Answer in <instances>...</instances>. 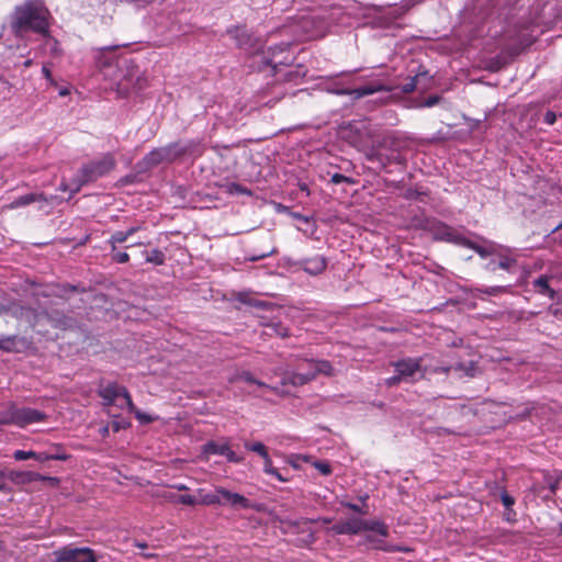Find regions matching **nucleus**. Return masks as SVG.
Wrapping results in <instances>:
<instances>
[{
	"label": "nucleus",
	"instance_id": "338daca9",
	"mask_svg": "<svg viewBox=\"0 0 562 562\" xmlns=\"http://www.w3.org/2000/svg\"><path fill=\"white\" fill-rule=\"evenodd\" d=\"M104 401V405L105 406H111V405H114L115 404V401L114 400H103Z\"/></svg>",
	"mask_w": 562,
	"mask_h": 562
},
{
	"label": "nucleus",
	"instance_id": "5701e85b",
	"mask_svg": "<svg viewBox=\"0 0 562 562\" xmlns=\"http://www.w3.org/2000/svg\"><path fill=\"white\" fill-rule=\"evenodd\" d=\"M40 200H46V199L44 198L43 194L30 193V194L20 196L14 202H12L10 206L11 207L24 206V205H29V204H31L35 201H40Z\"/></svg>",
	"mask_w": 562,
	"mask_h": 562
},
{
	"label": "nucleus",
	"instance_id": "ea45409f",
	"mask_svg": "<svg viewBox=\"0 0 562 562\" xmlns=\"http://www.w3.org/2000/svg\"><path fill=\"white\" fill-rule=\"evenodd\" d=\"M342 506L353 510V512H357V513H361V514H364L367 515L368 514V505L367 504H363L362 507L353 504V503H342Z\"/></svg>",
	"mask_w": 562,
	"mask_h": 562
},
{
	"label": "nucleus",
	"instance_id": "a211bd4d",
	"mask_svg": "<svg viewBox=\"0 0 562 562\" xmlns=\"http://www.w3.org/2000/svg\"><path fill=\"white\" fill-rule=\"evenodd\" d=\"M552 280V277L549 276H540L533 281V286L537 290L538 293L542 295H547L551 300L555 297V290L552 289L550 285V281Z\"/></svg>",
	"mask_w": 562,
	"mask_h": 562
},
{
	"label": "nucleus",
	"instance_id": "dca6fc26",
	"mask_svg": "<svg viewBox=\"0 0 562 562\" xmlns=\"http://www.w3.org/2000/svg\"><path fill=\"white\" fill-rule=\"evenodd\" d=\"M314 380V374L310 369L305 373L291 372L286 373L282 379V385L291 384L293 386H301Z\"/></svg>",
	"mask_w": 562,
	"mask_h": 562
},
{
	"label": "nucleus",
	"instance_id": "052dcab7",
	"mask_svg": "<svg viewBox=\"0 0 562 562\" xmlns=\"http://www.w3.org/2000/svg\"><path fill=\"white\" fill-rule=\"evenodd\" d=\"M506 510H507L506 514H505L506 519L507 520H512V516L515 515L514 510L512 509V507L509 509H506Z\"/></svg>",
	"mask_w": 562,
	"mask_h": 562
},
{
	"label": "nucleus",
	"instance_id": "9b49d317",
	"mask_svg": "<svg viewBox=\"0 0 562 562\" xmlns=\"http://www.w3.org/2000/svg\"><path fill=\"white\" fill-rule=\"evenodd\" d=\"M380 91H392V88L382 83L371 82L366 86L356 89H341L336 91L337 94H352L356 99L363 98L366 95L373 94Z\"/></svg>",
	"mask_w": 562,
	"mask_h": 562
},
{
	"label": "nucleus",
	"instance_id": "39448f33",
	"mask_svg": "<svg viewBox=\"0 0 562 562\" xmlns=\"http://www.w3.org/2000/svg\"><path fill=\"white\" fill-rule=\"evenodd\" d=\"M46 419V415L37 409L30 407H12L8 412V417L4 423L14 424L18 426H26L29 424L43 422Z\"/></svg>",
	"mask_w": 562,
	"mask_h": 562
},
{
	"label": "nucleus",
	"instance_id": "393cba45",
	"mask_svg": "<svg viewBox=\"0 0 562 562\" xmlns=\"http://www.w3.org/2000/svg\"><path fill=\"white\" fill-rule=\"evenodd\" d=\"M441 238L446 239L448 241H454V243L462 244V245H464V243L467 240V239L460 237L453 228L447 227V226L441 232Z\"/></svg>",
	"mask_w": 562,
	"mask_h": 562
},
{
	"label": "nucleus",
	"instance_id": "79ce46f5",
	"mask_svg": "<svg viewBox=\"0 0 562 562\" xmlns=\"http://www.w3.org/2000/svg\"><path fill=\"white\" fill-rule=\"evenodd\" d=\"M177 501L183 505L193 506L196 504V499L191 495H180L177 497Z\"/></svg>",
	"mask_w": 562,
	"mask_h": 562
},
{
	"label": "nucleus",
	"instance_id": "a878e982",
	"mask_svg": "<svg viewBox=\"0 0 562 562\" xmlns=\"http://www.w3.org/2000/svg\"><path fill=\"white\" fill-rule=\"evenodd\" d=\"M245 447L248 450L257 452L258 454H260L265 459L266 463H268V464L271 463V459L269 458L267 449H266V447H265V445L262 442L246 443Z\"/></svg>",
	"mask_w": 562,
	"mask_h": 562
},
{
	"label": "nucleus",
	"instance_id": "72a5a7b5",
	"mask_svg": "<svg viewBox=\"0 0 562 562\" xmlns=\"http://www.w3.org/2000/svg\"><path fill=\"white\" fill-rule=\"evenodd\" d=\"M128 238V234L125 232H116L111 236L110 243L113 246V249H115V244H122L126 241Z\"/></svg>",
	"mask_w": 562,
	"mask_h": 562
},
{
	"label": "nucleus",
	"instance_id": "412c9836",
	"mask_svg": "<svg viewBox=\"0 0 562 562\" xmlns=\"http://www.w3.org/2000/svg\"><path fill=\"white\" fill-rule=\"evenodd\" d=\"M231 382L244 381L246 383L256 384L259 387H269L265 382L257 380L249 371L237 372L234 376L231 378Z\"/></svg>",
	"mask_w": 562,
	"mask_h": 562
},
{
	"label": "nucleus",
	"instance_id": "0e129e2a",
	"mask_svg": "<svg viewBox=\"0 0 562 562\" xmlns=\"http://www.w3.org/2000/svg\"><path fill=\"white\" fill-rule=\"evenodd\" d=\"M43 74L47 79H49L52 76L50 70L47 67H43Z\"/></svg>",
	"mask_w": 562,
	"mask_h": 562
},
{
	"label": "nucleus",
	"instance_id": "c756f323",
	"mask_svg": "<svg viewBox=\"0 0 562 562\" xmlns=\"http://www.w3.org/2000/svg\"><path fill=\"white\" fill-rule=\"evenodd\" d=\"M16 336L4 337L0 340V349L4 351L15 350Z\"/></svg>",
	"mask_w": 562,
	"mask_h": 562
},
{
	"label": "nucleus",
	"instance_id": "9d476101",
	"mask_svg": "<svg viewBox=\"0 0 562 562\" xmlns=\"http://www.w3.org/2000/svg\"><path fill=\"white\" fill-rule=\"evenodd\" d=\"M216 492L221 494V505H229L234 508H255L259 510L258 506L251 505L248 498L238 493H233L224 487H216Z\"/></svg>",
	"mask_w": 562,
	"mask_h": 562
},
{
	"label": "nucleus",
	"instance_id": "e433bc0d",
	"mask_svg": "<svg viewBox=\"0 0 562 562\" xmlns=\"http://www.w3.org/2000/svg\"><path fill=\"white\" fill-rule=\"evenodd\" d=\"M501 499L506 509H509L514 504L515 499L506 491L501 492Z\"/></svg>",
	"mask_w": 562,
	"mask_h": 562
},
{
	"label": "nucleus",
	"instance_id": "a19ab883",
	"mask_svg": "<svg viewBox=\"0 0 562 562\" xmlns=\"http://www.w3.org/2000/svg\"><path fill=\"white\" fill-rule=\"evenodd\" d=\"M333 183L335 184H338V183H341V182H347V183H352L353 180L351 178H348L341 173H335L331 176V180H330Z\"/></svg>",
	"mask_w": 562,
	"mask_h": 562
},
{
	"label": "nucleus",
	"instance_id": "5fc2aeb1",
	"mask_svg": "<svg viewBox=\"0 0 562 562\" xmlns=\"http://www.w3.org/2000/svg\"><path fill=\"white\" fill-rule=\"evenodd\" d=\"M4 479H7V471L0 470V491L7 490Z\"/></svg>",
	"mask_w": 562,
	"mask_h": 562
},
{
	"label": "nucleus",
	"instance_id": "c85d7f7f",
	"mask_svg": "<svg viewBox=\"0 0 562 562\" xmlns=\"http://www.w3.org/2000/svg\"><path fill=\"white\" fill-rule=\"evenodd\" d=\"M200 503L203 505H221V494H218L216 491L214 493L205 494L201 497Z\"/></svg>",
	"mask_w": 562,
	"mask_h": 562
},
{
	"label": "nucleus",
	"instance_id": "f257e3e1",
	"mask_svg": "<svg viewBox=\"0 0 562 562\" xmlns=\"http://www.w3.org/2000/svg\"><path fill=\"white\" fill-rule=\"evenodd\" d=\"M11 27L15 34L27 31L41 34L47 33V10L38 1H26L15 8Z\"/></svg>",
	"mask_w": 562,
	"mask_h": 562
},
{
	"label": "nucleus",
	"instance_id": "37998d69",
	"mask_svg": "<svg viewBox=\"0 0 562 562\" xmlns=\"http://www.w3.org/2000/svg\"><path fill=\"white\" fill-rule=\"evenodd\" d=\"M314 465H315V468H316L317 470H319V471H321V473H322V474H324V475H328V474H330V473H331V468H330V465H329L328 463H326V462H315V463H314Z\"/></svg>",
	"mask_w": 562,
	"mask_h": 562
},
{
	"label": "nucleus",
	"instance_id": "4468645a",
	"mask_svg": "<svg viewBox=\"0 0 562 562\" xmlns=\"http://www.w3.org/2000/svg\"><path fill=\"white\" fill-rule=\"evenodd\" d=\"M234 35V38L236 40L237 46L239 48H243L245 50H250L252 48H256L257 46V40H255L245 29L237 27L235 31L232 32Z\"/></svg>",
	"mask_w": 562,
	"mask_h": 562
},
{
	"label": "nucleus",
	"instance_id": "6e6552de",
	"mask_svg": "<svg viewBox=\"0 0 562 562\" xmlns=\"http://www.w3.org/2000/svg\"><path fill=\"white\" fill-rule=\"evenodd\" d=\"M202 453L205 459H207V456L210 454H221L225 456L229 462L233 463H239L243 461L241 457H238L227 443H216L215 441H207L202 447Z\"/></svg>",
	"mask_w": 562,
	"mask_h": 562
},
{
	"label": "nucleus",
	"instance_id": "20e7f679",
	"mask_svg": "<svg viewBox=\"0 0 562 562\" xmlns=\"http://www.w3.org/2000/svg\"><path fill=\"white\" fill-rule=\"evenodd\" d=\"M187 153V148L180 146L178 143L167 145L165 147L151 150L143 160V164L148 167H155L164 162H172L182 157Z\"/></svg>",
	"mask_w": 562,
	"mask_h": 562
},
{
	"label": "nucleus",
	"instance_id": "603ef678",
	"mask_svg": "<svg viewBox=\"0 0 562 562\" xmlns=\"http://www.w3.org/2000/svg\"><path fill=\"white\" fill-rule=\"evenodd\" d=\"M503 291H505V288H503V286H493V288L486 289L484 292L486 294L494 295V294L503 292Z\"/></svg>",
	"mask_w": 562,
	"mask_h": 562
},
{
	"label": "nucleus",
	"instance_id": "bb28decb",
	"mask_svg": "<svg viewBox=\"0 0 562 562\" xmlns=\"http://www.w3.org/2000/svg\"><path fill=\"white\" fill-rule=\"evenodd\" d=\"M70 457L69 454H49V452H36L35 460L40 462H45L48 460H59V461H66Z\"/></svg>",
	"mask_w": 562,
	"mask_h": 562
},
{
	"label": "nucleus",
	"instance_id": "4d7b16f0",
	"mask_svg": "<svg viewBox=\"0 0 562 562\" xmlns=\"http://www.w3.org/2000/svg\"><path fill=\"white\" fill-rule=\"evenodd\" d=\"M265 471L269 474H278V470L272 467V462L270 464L265 462Z\"/></svg>",
	"mask_w": 562,
	"mask_h": 562
},
{
	"label": "nucleus",
	"instance_id": "cd10ccee",
	"mask_svg": "<svg viewBox=\"0 0 562 562\" xmlns=\"http://www.w3.org/2000/svg\"><path fill=\"white\" fill-rule=\"evenodd\" d=\"M146 261L160 266L165 262V255L162 251L158 249H154L150 252L146 254Z\"/></svg>",
	"mask_w": 562,
	"mask_h": 562
},
{
	"label": "nucleus",
	"instance_id": "774afa93",
	"mask_svg": "<svg viewBox=\"0 0 562 562\" xmlns=\"http://www.w3.org/2000/svg\"><path fill=\"white\" fill-rule=\"evenodd\" d=\"M135 546L139 549H145L147 548V544L145 542H136Z\"/></svg>",
	"mask_w": 562,
	"mask_h": 562
},
{
	"label": "nucleus",
	"instance_id": "473e14b6",
	"mask_svg": "<svg viewBox=\"0 0 562 562\" xmlns=\"http://www.w3.org/2000/svg\"><path fill=\"white\" fill-rule=\"evenodd\" d=\"M147 86V79L144 77L143 71L138 70V76L135 78L132 90L140 91Z\"/></svg>",
	"mask_w": 562,
	"mask_h": 562
},
{
	"label": "nucleus",
	"instance_id": "bf43d9fd",
	"mask_svg": "<svg viewBox=\"0 0 562 562\" xmlns=\"http://www.w3.org/2000/svg\"><path fill=\"white\" fill-rule=\"evenodd\" d=\"M100 434L102 437H106L109 435V426H104L100 429Z\"/></svg>",
	"mask_w": 562,
	"mask_h": 562
},
{
	"label": "nucleus",
	"instance_id": "1a4fd4ad",
	"mask_svg": "<svg viewBox=\"0 0 562 562\" xmlns=\"http://www.w3.org/2000/svg\"><path fill=\"white\" fill-rule=\"evenodd\" d=\"M7 477L14 484L23 485L29 484L35 481H49L53 483H58V479L50 477V476H44L35 472L31 471H7Z\"/></svg>",
	"mask_w": 562,
	"mask_h": 562
},
{
	"label": "nucleus",
	"instance_id": "69168bd1",
	"mask_svg": "<svg viewBox=\"0 0 562 562\" xmlns=\"http://www.w3.org/2000/svg\"><path fill=\"white\" fill-rule=\"evenodd\" d=\"M138 227H131L125 233L128 234V237L132 236L135 232H137Z\"/></svg>",
	"mask_w": 562,
	"mask_h": 562
},
{
	"label": "nucleus",
	"instance_id": "f03ea898",
	"mask_svg": "<svg viewBox=\"0 0 562 562\" xmlns=\"http://www.w3.org/2000/svg\"><path fill=\"white\" fill-rule=\"evenodd\" d=\"M367 530L374 531L382 537L389 535L386 525L379 520L367 521L360 518H350L333 526V531L337 535H358Z\"/></svg>",
	"mask_w": 562,
	"mask_h": 562
},
{
	"label": "nucleus",
	"instance_id": "7ed1b4c3",
	"mask_svg": "<svg viewBox=\"0 0 562 562\" xmlns=\"http://www.w3.org/2000/svg\"><path fill=\"white\" fill-rule=\"evenodd\" d=\"M114 165V159L111 156H105L99 161H92L83 166L71 192L76 193L85 183L95 181L99 177L104 176L113 169Z\"/></svg>",
	"mask_w": 562,
	"mask_h": 562
},
{
	"label": "nucleus",
	"instance_id": "f704fd0d",
	"mask_svg": "<svg viewBox=\"0 0 562 562\" xmlns=\"http://www.w3.org/2000/svg\"><path fill=\"white\" fill-rule=\"evenodd\" d=\"M35 456H36L35 451H24V450H16L13 454L14 459L18 461L35 459Z\"/></svg>",
	"mask_w": 562,
	"mask_h": 562
},
{
	"label": "nucleus",
	"instance_id": "58836bf2",
	"mask_svg": "<svg viewBox=\"0 0 562 562\" xmlns=\"http://www.w3.org/2000/svg\"><path fill=\"white\" fill-rule=\"evenodd\" d=\"M229 193L250 194V191L237 183H231L228 186Z\"/></svg>",
	"mask_w": 562,
	"mask_h": 562
},
{
	"label": "nucleus",
	"instance_id": "6ab92c4d",
	"mask_svg": "<svg viewBox=\"0 0 562 562\" xmlns=\"http://www.w3.org/2000/svg\"><path fill=\"white\" fill-rule=\"evenodd\" d=\"M306 363L310 366V371L314 374V379L317 374L333 375V367L326 360H311L306 361Z\"/></svg>",
	"mask_w": 562,
	"mask_h": 562
},
{
	"label": "nucleus",
	"instance_id": "c9c22d12",
	"mask_svg": "<svg viewBox=\"0 0 562 562\" xmlns=\"http://www.w3.org/2000/svg\"><path fill=\"white\" fill-rule=\"evenodd\" d=\"M111 416L115 418L112 422V428L115 432L120 431L121 429H126L131 426V424L128 422H126L125 419H120L115 415H111Z\"/></svg>",
	"mask_w": 562,
	"mask_h": 562
},
{
	"label": "nucleus",
	"instance_id": "e2e57ef3",
	"mask_svg": "<svg viewBox=\"0 0 562 562\" xmlns=\"http://www.w3.org/2000/svg\"><path fill=\"white\" fill-rule=\"evenodd\" d=\"M173 487L178 491H187L188 490V486H186L184 484H177V485H173Z\"/></svg>",
	"mask_w": 562,
	"mask_h": 562
},
{
	"label": "nucleus",
	"instance_id": "49530a36",
	"mask_svg": "<svg viewBox=\"0 0 562 562\" xmlns=\"http://www.w3.org/2000/svg\"><path fill=\"white\" fill-rule=\"evenodd\" d=\"M464 246H468V247L474 249L482 257H486L487 256V251L484 248H482V247H480L477 245H474L473 243H471L469 240H465Z\"/></svg>",
	"mask_w": 562,
	"mask_h": 562
},
{
	"label": "nucleus",
	"instance_id": "ddd939ff",
	"mask_svg": "<svg viewBox=\"0 0 562 562\" xmlns=\"http://www.w3.org/2000/svg\"><path fill=\"white\" fill-rule=\"evenodd\" d=\"M139 68L135 65H130L125 67L123 71L122 78L120 79L117 86L121 92L127 93L133 88V83L135 82V78L138 76Z\"/></svg>",
	"mask_w": 562,
	"mask_h": 562
},
{
	"label": "nucleus",
	"instance_id": "3c124183",
	"mask_svg": "<svg viewBox=\"0 0 562 562\" xmlns=\"http://www.w3.org/2000/svg\"><path fill=\"white\" fill-rule=\"evenodd\" d=\"M402 379H403V376L400 373H397L396 375L386 379L385 384L387 386H394V385L398 384Z\"/></svg>",
	"mask_w": 562,
	"mask_h": 562
},
{
	"label": "nucleus",
	"instance_id": "09e8293b",
	"mask_svg": "<svg viewBox=\"0 0 562 562\" xmlns=\"http://www.w3.org/2000/svg\"><path fill=\"white\" fill-rule=\"evenodd\" d=\"M546 481L549 485V488L552 493H555L557 488H558V484H559V479H553L549 475L546 476Z\"/></svg>",
	"mask_w": 562,
	"mask_h": 562
},
{
	"label": "nucleus",
	"instance_id": "13d9d810",
	"mask_svg": "<svg viewBox=\"0 0 562 562\" xmlns=\"http://www.w3.org/2000/svg\"><path fill=\"white\" fill-rule=\"evenodd\" d=\"M54 449H55V452H49V454H66V453L63 451L61 446H59V445L54 446Z\"/></svg>",
	"mask_w": 562,
	"mask_h": 562
},
{
	"label": "nucleus",
	"instance_id": "423d86ee",
	"mask_svg": "<svg viewBox=\"0 0 562 562\" xmlns=\"http://www.w3.org/2000/svg\"><path fill=\"white\" fill-rule=\"evenodd\" d=\"M54 554L56 562H97L94 552L90 548L64 547Z\"/></svg>",
	"mask_w": 562,
	"mask_h": 562
},
{
	"label": "nucleus",
	"instance_id": "2eb2a0df",
	"mask_svg": "<svg viewBox=\"0 0 562 562\" xmlns=\"http://www.w3.org/2000/svg\"><path fill=\"white\" fill-rule=\"evenodd\" d=\"M396 373H400L403 379L413 376L417 371L420 370V361L414 359H407L396 362Z\"/></svg>",
	"mask_w": 562,
	"mask_h": 562
},
{
	"label": "nucleus",
	"instance_id": "4c0bfd02",
	"mask_svg": "<svg viewBox=\"0 0 562 562\" xmlns=\"http://www.w3.org/2000/svg\"><path fill=\"white\" fill-rule=\"evenodd\" d=\"M131 413H134L135 414V417L143 424H148V423H151L153 422V417L145 414V413H142L140 411H138L136 407L134 411H130Z\"/></svg>",
	"mask_w": 562,
	"mask_h": 562
},
{
	"label": "nucleus",
	"instance_id": "7c9ffc66",
	"mask_svg": "<svg viewBox=\"0 0 562 562\" xmlns=\"http://www.w3.org/2000/svg\"><path fill=\"white\" fill-rule=\"evenodd\" d=\"M12 94V86L11 83L5 80L3 77L0 76V97L3 99L9 98Z\"/></svg>",
	"mask_w": 562,
	"mask_h": 562
},
{
	"label": "nucleus",
	"instance_id": "864d4df0",
	"mask_svg": "<svg viewBox=\"0 0 562 562\" xmlns=\"http://www.w3.org/2000/svg\"><path fill=\"white\" fill-rule=\"evenodd\" d=\"M431 79H432V77L430 75H429V79H423L422 86H418V89L420 91H426L427 89H429Z\"/></svg>",
	"mask_w": 562,
	"mask_h": 562
},
{
	"label": "nucleus",
	"instance_id": "aec40b11",
	"mask_svg": "<svg viewBox=\"0 0 562 562\" xmlns=\"http://www.w3.org/2000/svg\"><path fill=\"white\" fill-rule=\"evenodd\" d=\"M423 79H429V72L424 70L416 74L413 78H411L409 82L403 85L402 92L411 93L414 90L418 89V86H422Z\"/></svg>",
	"mask_w": 562,
	"mask_h": 562
},
{
	"label": "nucleus",
	"instance_id": "2f4dec72",
	"mask_svg": "<svg viewBox=\"0 0 562 562\" xmlns=\"http://www.w3.org/2000/svg\"><path fill=\"white\" fill-rule=\"evenodd\" d=\"M147 86V79L144 77L143 71L138 70V76L135 78L132 90L140 91Z\"/></svg>",
	"mask_w": 562,
	"mask_h": 562
},
{
	"label": "nucleus",
	"instance_id": "4be33fe9",
	"mask_svg": "<svg viewBox=\"0 0 562 562\" xmlns=\"http://www.w3.org/2000/svg\"><path fill=\"white\" fill-rule=\"evenodd\" d=\"M26 311V308L15 302H9L8 304L0 303V315L11 314L15 317H20Z\"/></svg>",
	"mask_w": 562,
	"mask_h": 562
},
{
	"label": "nucleus",
	"instance_id": "0eeeda50",
	"mask_svg": "<svg viewBox=\"0 0 562 562\" xmlns=\"http://www.w3.org/2000/svg\"><path fill=\"white\" fill-rule=\"evenodd\" d=\"M98 394L103 400H114L115 402L117 398L122 397L125 401V405L128 411L135 409V405L128 391L125 386L119 385L117 383L112 382L105 385H101L98 390Z\"/></svg>",
	"mask_w": 562,
	"mask_h": 562
},
{
	"label": "nucleus",
	"instance_id": "680f3d73",
	"mask_svg": "<svg viewBox=\"0 0 562 562\" xmlns=\"http://www.w3.org/2000/svg\"><path fill=\"white\" fill-rule=\"evenodd\" d=\"M278 335H280L281 337H288L289 334H288V329L285 328H281L280 330L277 331Z\"/></svg>",
	"mask_w": 562,
	"mask_h": 562
},
{
	"label": "nucleus",
	"instance_id": "b1692460",
	"mask_svg": "<svg viewBox=\"0 0 562 562\" xmlns=\"http://www.w3.org/2000/svg\"><path fill=\"white\" fill-rule=\"evenodd\" d=\"M237 300L244 304L265 310L269 304L265 301H259L249 296V294L240 292L237 294Z\"/></svg>",
	"mask_w": 562,
	"mask_h": 562
},
{
	"label": "nucleus",
	"instance_id": "6e6d98bb",
	"mask_svg": "<svg viewBox=\"0 0 562 562\" xmlns=\"http://www.w3.org/2000/svg\"><path fill=\"white\" fill-rule=\"evenodd\" d=\"M513 263V260L510 259H505V260H502L498 262V267L502 268V269H509L510 265Z\"/></svg>",
	"mask_w": 562,
	"mask_h": 562
},
{
	"label": "nucleus",
	"instance_id": "8fccbe9b",
	"mask_svg": "<svg viewBox=\"0 0 562 562\" xmlns=\"http://www.w3.org/2000/svg\"><path fill=\"white\" fill-rule=\"evenodd\" d=\"M543 120L547 124L552 125L557 121V114L553 111H547Z\"/></svg>",
	"mask_w": 562,
	"mask_h": 562
},
{
	"label": "nucleus",
	"instance_id": "f3484780",
	"mask_svg": "<svg viewBox=\"0 0 562 562\" xmlns=\"http://www.w3.org/2000/svg\"><path fill=\"white\" fill-rule=\"evenodd\" d=\"M326 266L327 261L323 256H316L303 261V268L310 274L322 273L326 269Z\"/></svg>",
	"mask_w": 562,
	"mask_h": 562
},
{
	"label": "nucleus",
	"instance_id": "c03bdc74",
	"mask_svg": "<svg viewBox=\"0 0 562 562\" xmlns=\"http://www.w3.org/2000/svg\"><path fill=\"white\" fill-rule=\"evenodd\" d=\"M277 252H278L277 248L272 247L271 249H269V250H268V251H266V252H262V254L257 255V256L249 257V258H248V260H249V261H257V260H259V259H263V258H266V257H268V256H271V255H274V254H277Z\"/></svg>",
	"mask_w": 562,
	"mask_h": 562
},
{
	"label": "nucleus",
	"instance_id": "de8ad7c7",
	"mask_svg": "<svg viewBox=\"0 0 562 562\" xmlns=\"http://www.w3.org/2000/svg\"><path fill=\"white\" fill-rule=\"evenodd\" d=\"M130 259V256L127 252H117L113 255V260L119 263H125Z\"/></svg>",
	"mask_w": 562,
	"mask_h": 562
},
{
	"label": "nucleus",
	"instance_id": "a18cd8bd",
	"mask_svg": "<svg viewBox=\"0 0 562 562\" xmlns=\"http://www.w3.org/2000/svg\"><path fill=\"white\" fill-rule=\"evenodd\" d=\"M440 101H441V98L439 95H430L429 98H427L424 101L422 106L431 108V106L438 104Z\"/></svg>",
	"mask_w": 562,
	"mask_h": 562
},
{
	"label": "nucleus",
	"instance_id": "f8f14e48",
	"mask_svg": "<svg viewBox=\"0 0 562 562\" xmlns=\"http://www.w3.org/2000/svg\"><path fill=\"white\" fill-rule=\"evenodd\" d=\"M44 317L53 327L63 330L70 329L76 325L75 319L57 311H54L52 313H45Z\"/></svg>",
	"mask_w": 562,
	"mask_h": 562
}]
</instances>
